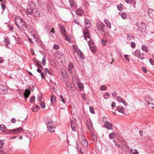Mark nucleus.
I'll return each mask as SVG.
<instances>
[{
  "label": "nucleus",
  "instance_id": "obj_59",
  "mask_svg": "<svg viewBox=\"0 0 154 154\" xmlns=\"http://www.w3.org/2000/svg\"><path fill=\"white\" fill-rule=\"evenodd\" d=\"M125 2L128 4H130L132 2V0H125Z\"/></svg>",
  "mask_w": 154,
  "mask_h": 154
},
{
  "label": "nucleus",
  "instance_id": "obj_8",
  "mask_svg": "<svg viewBox=\"0 0 154 154\" xmlns=\"http://www.w3.org/2000/svg\"><path fill=\"white\" fill-rule=\"evenodd\" d=\"M104 127L109 130H111L112 128V125L110 123L106 122L104 125Z\"/></svg>",
  "mask_w": 154,
  "mask_h": 154
},
{
  "label": "nucleus",
  "instance_id": "obj_31",
  "mask_svg": "<svg viewBox=\"0 0 154 154\" xmlns=\"http://www.w3.org/2000/svg\"><path fill=\"white\" fill-rule=\"evenodd\" d=\"M122 147H121V149L123 150L125 149V148H127L128 147L127 143H124L123 144H122Z\"/></svg>",
  "mask_w": 154,
  "mask_h": 154
},
{
  "label": "nucleus",
  "instance_id": "obj_24",
  "mask_svg": "<svg viewBox=\"0 0 154 154\" xmlns=\"http://www.w3.org/2000/svg\"><path fill=\"white\" fill-rule=\"evenodd\" d=\"M71 127L72 128V129L73 131H75L76 130L75 126L76 125V124L74 123L73 122L71 121Z\"/></svg>",
  "mask_w": 154,
  "mask_h": 154
},
{
  "label": "nucleus",
  "instance_id": "obj_39",
  "mask_svg": "<svg viewBox=\"0 0 154 154\" xmlns=\"http://www.w3.org/2000/svg\"><path fill=\"white\" fill-rule=\"evenodd\" d=\"M113 142L114 143L115 146H117L118 148H120L121 147L120 145L118 144L117 143V141L115 140H114L113 141Z\"/></svg>",
  "mask_w": 154,
  "mask_h": 154
},
{
  "label": "nucleus",
  "instance_id": "obj_52",
  "mask_svg": "<svg viewBox=\"0 0 154 154\" xmlns=\"http://www.w3.org/2000/svg\"><path fill=\"white\" fill-rule=\"evenodd\" d=\"M131 46L133 48H134L136 46V44L134 42H131Z\"/></svg>",
  "mask_w": 154,
  "mask_h": 154
},
{
  "label": "nucleus",
  "instance_id": "obj_22",
  "mask_svg": "<svg viewBox=\"0 0 154 154\" xmlns=\"http://www.w3.org/2000/svg\"><path fill=\"white\" fill-rule=\"evenodd\" d=\"M5 42H6V47L7 48H10L11 46H8V45L10 44V42L8 40L7 38H6V39H5Z\"/></svg>",
  "mask_w": 154,
  "mask_h": 154
},
{
  "label": "nucleus",
  "instance_id": "obj_63",
  "mask_svg": "<svg viewBox=\"0 0 154 154\" xmlns=\"http://www.w3.org/2000/svg\"><path fill=\"white\" fill-rule=\"evenodd\" d=\"M41 75L42 79H45V75L43 73H41Z\"/></svg>",
  "mask_w": 154,
  "mask_h": 154
},
{
  "label": "nucleus",
  "instance_id": "obj_50",
  "mask_svg": "<svg viewBox=\"0 0 154 154\" xmlns=\"http://www.w3.org/2000/svg\"><path fill=\"white\" fill-rule=\"evenodd\" d=\"M60 98L61 99V101L64 103H65V101L64 99L63 98V97L62 95H60Z\"/></svg>",
  "mask_w": 154,
  "mask_h": 154
},
{
  "label": "nucleus",
  "instance_id": "obj_32",
  "mask_svg": "<svg viewBox=\"0 0 154 154\" xmlns=\"http://www.w3.org/2000/svg\"><path fill=\"white\" fill-rule=\"evenodd\" d=\"M56 100V97L54 95H52L51 97V103L55 102Z\"/></svg>",
  "mask_w": 154,
  "mask_h": 154
},
{
  "label": "nucleus",
  "instance_id": "obj_19",
  "mask_svg": "<svg viewBox=\"0 0 154 154\" xmlns=\"http://www.w3.org/2000/svg\"><path fill=\"white\" fill-rule=\"evenodd\" d=\"M87 128L90 130L92 131L93 130L92 125L91 122H88L87 123Z\"/></svg>",
  "mask_w": 154,
  "mask_h": 154
},
{
  "label": "nucleus",
  "instance_id": "obj_11",
  "mask_svg": "<svg viewBox=\"0 0 154 154\" xmlns=\"http://www.w3.org/2000/svg\"><path fill=\"white\" fill-rule=\"evenodd\" d=\"M125 110V108L121 106H119L117 107V110L121 113L124 114Z\"/></svg>",
  "mask_w": 154,
  "mask_h": 154
},
{
  "label": "nucleus",
  "instance_id": "obj_2",
  "mask_svg": "<svg viewBox=\"0 0 154 154\" xmlns=\"http://www.w3.org/2000/svg\"><path fill=\"white\" fill-rule=\"evenodd\" d=\"M84 38L88 42L89 46H91L94 44V42L90 38L89 32L87 30H85L83 32Z\"/></svg>",
  "mask_w": 154,
  "mask_h": 154
},
{
  "label": "nucleus",
  "instance_id": "obj_7",
  "mask_svg": "<svg viewBox=\"0 0 154 154\" xmlns=\"http://www.w3.org/2000/svg\"><path fill=\"white\" fill-rule=\"evenodd\" d=\"M85 29H83V32L85 30H87L88 31V28L90 27L91 26V22L89 20H85Z\"/></svg>",
  "mask_w": 154,
  "mask_h": 154
},
{
  "label": "nucleus",
  "instance_id": "obj_35",
  "mask_svg": "<svg viewBox=\"0 0 154 154\" xmlns=\"http://www.w3.org/2000/svg\"><path fill=\"white\" fill-rule=\"evenodd\" d=\"M110 95L107 92L105 95H104V98L105 99H107L109 98Z\"/></svg>",
  "mask_w": 154,
  "mask_h": 154
},
{
  "label": "nucleus",
  "instance_id": "obj_1",
  "mask_svg": "<svg viewBox=\"0 0 154 154\" xmlns=\"http://www.w3.org/2000/svg\"><path fill=\"white\" fill-rule=\"evenodd\" d=\"M31 138L27 134L20 136V144L22 147L29 146L31 141Z\"/></svg>",
  "mask_w": 154,
  "mask_h": 154
},
{
  "label": "nucleus",
  "instance_id": "obj_23",
  "mask_svg": "<svg viewBox=\"0 0 154 154\" xmlns=\"http://www.w3.org/2000/svg\"><path fill=\"white\" fill-rule=\"evenodd\" d=\"M60 28L62 33L64 35H66V30L65 28L63 26H61Z\"/></svg>",
  "mask_w": 154,
  "mask_h": 154
},
{
  "label": "nucleus",
  "instance_id": "obj_12",
  "mask_svg": "<svg viewBox=\"0 0 154 154\" xmlns=\"http://www.w3.org/2000/svg\"><path fill=\"white\" fill-rule=\"evenodd\" d=\"M117 100L119 102L123 103L125 105H127L128 104L127 103L120 97H118Z\"/></svg>",
  "mask_w": 154,
  "mask_h": 154
},
{
  "label": "nucleus",
  "instance_id": "obj_20",
  "mask_svg": "<svg viewBox=\"0 0 154 154\" xmlns=\"http://www.w3.org/2000/svg\"><path fill=\"white\" fill-rule=\"evenodd\" d=\"M76 13L77 15H82L83 14L84 12L82 10L78 9L76 10Z\"/></svg>",
  "mask_w": 154,
  "mask_h": 154
},
{
  "label": "nucleus",
  "instance_id": "obj_61",
  "mask_svg": "<svg viewBox=\"0 0 154 154\" xmlns=\"http://www.w3.org/2000/svg\"><path fill=\"white\" fill-rule=\"evenodd\" d=\"M45 73H48L49 74H50V71H49V70L48 69H45Z\"/></svg>",
  "mask_w": 154,
  "mask_h": 154
},
{
  "label": "nucleus",
  "instance_id": "obj_44",
  "mask_svg": "<svg viewBox=\"0 0 154 154\" xmlns=\"http://www.w3.org/2000/svg\"><path fill=\"white\" fill-rule=\"evenodd\" d=\"M107 89V87L104 85H102L100 87V89L101 90H106Z\"/></svg>",
  "mask_w": 154,
  "mask_h": 154
},
{
  "label": "nucleus",
  "instance_id": "obj_28",
  "mask_svg": "<svg viewBox=\"0 0 154 154\" xmlns=\"http://www.w3.org/2000/svg\"><path fill=\"white\" fill-rule=\"evenodd\" d=\"M11 133L14 134H18L19 132V130L18 128L17 129H14L11 131Z\"/></svg>",
  "mask_w": 154,
  "mask_h": 154
},
{
  "label": "nucleus",
  "instance_id": "obj_37",
  "mask_svg": "<svg viewBox=\"0 0 154 154\" xmlns=\"http://www.w3.org/2000/svg\"><path fill=\"white\" fill-rule=\"evenodd\" d=\"M140 54V52L138 50H136L134 53V55L138 57Z\"/></svg>",
  "mask_w": 154,
  "mask_h": 154
},
{
  "label": "nucleus",
  "instance_id": "obj_55",
  "mask_svg": "<svg viewBox=\"0 0 154 154\" xmlns=\"http://www.w3.org/2000/svg\"><path fill=\"white\" fill-rule=\"evenodd\" d=\"M65 37H66V38H65L66 40L67 41H68L69 42H70L71 41L70 39L69 38V37H68L66 35H65Z\"/></svg>",
  "mask_w": 154,
  "mask_h": 154
},
{
  "label": "nucleus",
  "instance_id": "obj_6",
  "mask_svg": "<svg viewBox=\"0 0 154 154\" xmlns=\"http://www.w3.org/2000/svg\"><path fill=\"white\" fill-rule=\"evenodd\" d=\"M8 92V90L6 86L2 85H0V94H5Z\"/></svg>",
  "mask_w": 154,
  "mask_h": 154
},
{
  "label": "nucleus",
  "instance_id": "obj_10",
  "mask_svg": "<svg viewBox=\"0 0 154 154\" xmlns=\"http://www.w3.org/2000/svg\"><path fill=\"white\" fill-rule=\"evenodd\" d=\"M149 16L152 19H154V10L149 9L148 11Z\"/></svg>",
  "mask_w": 154,
  "mask_h": 154
},
{
  "label": "nucleus",
  "instance_id": "obj_56",
  "mask_svg": "<svg viewBox=\"0 0 154 154\" xmlns=\"http://www.w3.org/2000/svg\"><path fill=\"white\" fill-rule=\"evenodd\" d=\"M142 69L145 73H146L147 72V70L146 68L144 67H142Z\"/></svg>",
  "mask_w": 154,
  "mask_h": 154
},
{
  "label": "nucleus",
  "instance_id": "obj_54",
  "mask_svg": "<svg viewBox=\"0 0 154 154\" xmlns=\"http://www.w3.org/2000/svg\"><path fill=\"white\" fill-rule=\"evenodd\" d=\"M69 2L71 6H73L74 3L73 0H69Z\"/></svg>",
  "mask_w": 154,
  "mask_h": 154
},
{
  "label": "nucleus",
  "instance_id": "obj_64",
  "mask_svg": "<svg viewBox=\"0 0 154 154\" xmlns=\"http://www.w3.org/2000/svg\"><path fill=\"white\" fill-rule=\"evenodd\" d=\"M30 51L32 55H34L35 54L34 50L33 49H31Z\"/></svg>",
  "mask_w": 154,
  "mask_h": 154
},
{
  "label": "nucleus",
  "instance_id": "obj_25",
  "mask_svg": "<svg viewBox=\"0 0 154 154\" xmlns=\"http://www.w3.org/2000/svg\"><path fill=\"white\" fill-rule=\"evenodd\" d=\"M123 5L122 4H120L117 6L118 9L120 11H122L123 10Z\"/></svg>",
  "mask_w": 154,
  "mask_h": 154
},
{
  "label": "nucleus",
  "instance_id": "obj_15",
  "mask_svg": "<svg viewBox=\"0 0 154 154\" xmlns=\"http://www.w3.org/2000/svg\"><path fill=\"white\" fill-rule=\"evenodd\" d=\"M82 144L84 146L86 147L88 145L87 141L84 138H82L81 139Z\"/></svg>",
  "mask_w": 154,
  "mask_h": 154
},
{
  "label": "nucleus",
  "instance_id": "obj_5",
  "mask_svg": "<svg viewBox=\"0 0 154 154\" xmlns=\"http://www.w3.org/2000/svg\"><path fill=\"white\" fill-rule=\"evenodd\" d=\"M145 103L148 106L149 108H151L152 104H153V100L152 101V99L150 97L146 96L145 98Z\"/></svg>",
  "mask_w": 154,
  "mask_h": 154
},
{
  "label": "nucleus",
  "instance_id": "obj_16",
  "mask_svg": "<svg viewBox=\"0 0 154 154\" xmlns=\"http://www.w3.org/2000/svg\"><path fill=\"white\" fill-rule=\"evenodd\" d=\"M32 14L36 17H38L40 16V12L37 9H33Z\"/></svg>",
  "mask_w": 154,
  "mask_h": 154
},
{
  "label": "nucleus",
  "instance_id": "obj_60",
  "mask_svg": "<svg viewBox=\"0 0 154 154\" xmlns=\"http://www.w3.org/2000/svg\"><path fill=\"white\" fill-rule=\"evenodd\" d=\"M1 5L2 10H5L6 8L5 5L4 4H1Z\"/></svg>",
  "mask_w": 154,
  "mask_h": 154
},
{
  "label": "nucleus",
  "instance_id": "obj_18",
  "mask_svg": "<svg viewBox=\"0 0 154 154\" xmlns=\"http://www.w3.org/2000/svg\"><path fill=\"white\" fill-rule=\"evenodd\" d=\"M33 10L31 9L30 6H29L27 8V10L26 11V13L27 14H31L32 13Z\"/></svg>",
  "mask_w": 154,
  "mask_h": 154
},
{
  "label": "nucleus",
  "instance_id": "obj_13",
  "mask_svg": "<svg viewBox=\"0 0 154 154\" xmlns=\"http://www.w3.org/2000/svg\"><path fill=\"white\" fill-rule=\"evenodd\" d=\"M30 93L31 92L29 90L27 89L25 90V92L24 93V96L25 98L26 99L29 97Z\"/></svg>",
  "mask_w": 154,
  "mask_h": 154
},
{
  "label": "nucleus",
  "instance_id": "obj_9",
  "mask_svg": "<svg viewBox=\"0 0 154 154\" xmlns=\"http://www.w3.org/2000/svg\"><path fill=\"white\" fill-rule=\"evenodd\" d=\"M74 66L72 63H70L68 67V71L70 74H72V69H73Z\"/></svg>",
  "mask_w": 154,
  "mask_h": 154
},
{
  "label": "nucleus",
  "instance_id": "obj_57",
  "mask_svg": "<svg viewBox=\"0 0 154 154\" xmlns=\"http://www.w3.org/2000/svg\"><path fill=\"white\" fill-rule=\"evenodd\" d=\"M11 121L13 123H15L16 122V120L14 118H12Z\"/></svg>",
  "mask_w": 154,
  "mask_h": 154
},
{
  "label": "nucleus",
  "instance_id": "obj_48",
  "mask_svg": "<svg viewBox=\"0 0 154 154\" xmlns=\"http://www.w3.org/2000/svg\"><path fill=\"white\" fill-rule=\"evenodd\" d=\"M138 57L141 60H143L144 58V56L143 54H140Z\"/></svg>",
  "mask_w": 154,
  "mask_h": 154
},
{
  "label": "nucleus",
  "instance_id": "obj_47",
  "mask_svg": "<svg viewBox=\"0 0 154 154\" xmlns=\"http://www.w3.org/2000/svg\"><path fill=\"white\" fill-rule=\"evenodd\" d=\"M42 63L43 65L45 66L46 63V59L44 57L42 61Z\"/></svg>",
  "mask_w": 154,
  "mask_h": 154
},
{
  "label": "nucleus",
  "instance_id": "obj_51",
  "mask_svg": "<svg viewBox=\"0 0 154 154\" xmlns=\"http://www.w3.org/2000/svg\"><path fill=\"white\" fill-rule=\"evenodd\" d=\"M59 48V46L57 44L54 45L53 47L54 48L55 50H57Z\"/></svg>",
  "mask_w": 154,
  "mask_h": 154
},
{
  "label": "nucleus",
  "instance_id": "obj_49",
  "mask_svg": "<svg viewBox=\"0 0 154 154\" xmlns=\"http://www.w3.org/2000/svg\"><path fill=\"white\" fill-rule=\"evenodd\" d=\"M89 110L91 112L92 114L94 113V111L93 110V109L92 107L91 106L90 107Z\"/></svg>",
  "mask_w": 154,
  "mask_h": 154
},
{
  "label": "nucleus",
  "instance_id": "obj_40",
  "mask_svg": "<svg viewBox=\"0 0 154 154\" xmlns=\"http://www.w3.org/2000/svg\"><path fill=\"white\" fill-rule=\"evenodd\" d=\"M20 20L21 22L22 23V24L23 25V28L24 27H25V28H26V23H25V22L23 21V20L22 18H20Z\"/></svg>",
  "mask_w": 154,
  "mask_h": 154
},
{
  "label": "nucleus",
  "instance_id": "obj_14",
  "mask_svg": "<svg viewBox=\"0 0 154 154\" xmlns=\"http://www.w3.org/2000/svg\"><path fill=\"white\" fill-rule=\"evenodd\" d=\"M76 86L79 88L80 90H82L84 88V86L83 84L80 82H76Z\"/></svg>",
  "mask_w": 154,
  "mask_h": 154
},
{
  "label": "nucleus",
  "instance_id": "obj_42",
  "mask_svg": "<svg viewBox=\"0 0 154 154\" xmlns=\"http://www.w3.org/2000/svg\"><path fill=\"white\" fill-rule=\"evenodd\" d=\"M90 48L91 50L93 52H96L95 48L93 46H90Z\"/></svg>",
  "mask_w": 154,
  "mask_h": 154
},
{
  "label": "nucleus",
  "instance_id": "obj_4",
  "mask_svg": "<svg viewBox=\"0 0 154 154\" xmlns=\"http://www.w3.org/2000/svg\"><path fill=\"white\" fill-rule=\"evenodd\" d=\"M72 47L74 51L80 56L81 58L83 60L85 59V57L83 56V53L79 49H78V47L74 45H72Z\"/></svg>",
  "mask_w": 154,
  "mask_h": 154
},
{
  "label": "nucleus",
  "instance_id": "obj_36",
  "mask_svg": "<svg viewBox=\"0 0 154 154\" xmlns=\"http://www.w3.org/2000/svg\"><path fill=\"white\" fill-rule=\"evenodd\" d=\"M6 128L5 126L4 125H0V130L2 131H4Z\"/></svg>",
  "mask_w": 154,
  "mask_h": 154
},
{
  "label": "nucleus",
  "instance_id": "obj_21",
  "mask_svg": "<svg viewBox=\"0 0 154 154\" xmlns=\"http://www.w3.org/2000/svg\"><path fill=\"white\" fill-rule=\"evenodd\" d=\"M104 26V24L100 22H98L97 24V27L98 29H100L103 28Z\"/></svg>",
  "mask_w": 154,
  "mask_h": 154
},
{
  "label": "nucleus",
  "instance_id": "obj_58",
  "mask_svg": "<svg viewBox=\"0 0 154 154\" xmlns=\"http://www.w3.org/2000/svg\"><path fill=\"white\" fill-rule=\"evenodd\" d=\"M124 57L126 60L129 61L130 60L128 55H125L124 56Z\"/></svg>",
  "mask_w": 154,
  "mask_h": 154
},
{
  "label": "nucleus",
  "instance_id": "obj_43",
  "mask_svg": "<svg viewBox=\"0 0 154 154\" xmlns=\"http://www.w3.org/2000/svg\"><path fill=\"white\" fill-rule=\"evenodd\" d=\"M35 100V97L34 96H32L30 99V102L31 103H33Z\"/></svg>",
  "mask_w": 154,
  "mask_h": 154
},
{
  "label": "nucleus",
  "instance_id": "obj_17",
  "mask_svg": "<svg viewBox=\"0 0 154 154\" xmlns=\"http://www.w3.org/2000/svg\"><path fill=\"white\" fill-rule=\"evenodd\" d=\"M40 109V107L37 105H35L33 106L32 108V112H36L37 111Z\"/></svg>",
  "mask_w": 154,
  "mask_h": 154
},
{
  "label": "nucleus",
  "instance_id": "obj_46",
  "mask_svg": "<svg viewBox=\"0 0 154 154\" xmlns=\"http://www.w3.org/2000/svg\"><path fill=\"white\" fill-rule=\"evenodd\" d=\"M107 42L106 40H105L104 39H102L101 40V44L103 45H105L106 44V43Z\"/></svg>",
  "mask_w": 154,
  "mask_h": 154
},
{
  "label": "nucleus",
  "instance_id": "obj_38",
  "mask_svg": "<svg viewBox=\"0 0 154 154\" xmlns=\"http://www.w3.org/2000/svg\"><path fill=\"white\" fill-rule=\"evenodd\" d=\"M121 16L124 19H125L127 18L126 14L125 13H123L122 14Z\"/></svg>",
  "mask_w": 154,
  "mask_h": 154
},
{
  "label": "nucleus",
  "instance_id": "obj_53",
  "mask_svg": "<svg viewBox=\"0 0 154 154\" xmlns=\"http://www.w3.org/2000/svg\"><path fill=\"white\" fill-rule=\"evenodd\" d=\"M149 62L152 65H154V60L152 59H150L149 60Z\"/></svg>",
  "mask_w": 154,
  "mask_h": 154
},
{
  "label": "nucleus",
  "instance_id": "obj_45",
  "mask_svg": "<svg viewBox=\"0 0 154 154\" xmlns=\"http://www.w3.org/2000/svg\"><path fill=\"white\" fill-rule=\"evenodd\" d=\"M40 106L43 109L45 108V104L44 102H42L41 103Z\"/></svg>",
  "mask_w": 154,
  "mask_h": 154
},
{
  "label": "nucleus",
  "instance_id": "obj_33",
  "mask_svg": "<svg viewBox=\"0 0 154 154\" xmlns=\"http://www.w3.org/2000/svg\"><path fill=\"white\" fill-rule=\"evenodd\" d=\"M127 38L128 39L130 40L134 39V37L132 35H130V34H128L127 35Z\"/></svg>",
  "mask_w": 154,
  "mask_h": 154
},
{
  "label": "nucleus",
  "instance_id": "obj_34",
  "mask_svg": "<svg viewBox=\"0 0 154 154\" xmlns=\"http://www.w3.org/2000/svg\"><path fill=\"white\" fill-rule=\"evenodd\" d=\"M115 136V134L114 133L112 132L109 135V137L111 139H113L114 138Z\"/></svg>",
  "mask_w": 154,
  "mask_h": 154
},
{
  "label": "nucleus",
  "instance_id": "obj_62",
  "mask_svg": "<svg viewBox=\"0 0 154 154\" xmlns=\"http://www.w3.org/2000/svg\"><path fill=\"white\" fill-rule=\"evenodd\" d=\"M116 106V103L115 102H113L112 103L111 106L112 108H114Z\"/></svg>",
  "mask_w": 154,
  "mask_h": 154
},
{
  "label": "nucleus",
  "instance_id": "obj_29",
  "mask_svg": "<svg viewBox=\"0 0 154 154\" xmlns=\"http://www.w3.org/2000/svg\"><path fill=\"white\" fill-rule=\"evenodd\" d=\"M104 21L107 27L110 28L111 27V24L110 22L107 19L105 20Z\"/></svg>",
  "mask_w": 154,
  "mask_h": 154
},
{
  "label": "nucleus",
  "instance_id": "obj_3",
  "mask_svg": "<svg viewBox=\"0 0 154 154\" xmlns=\"http://www.w3.org/2000/svg\"><path fill=\"white\" fill-rule=\"evenodd\" d=\"M46 124L47 127L50 133H54L55 131V128L51 122L47 121Z\"/></svg>",
  "mask_w": 154,
  "mask_h": 154
},
{
  "label": "nucleus",
  "instance_id": "obj_30",
  "mask_svg": "<svg viewBox=\"0 0 154 154\" xmlns=\"http://www.w3.org/2000/svg\"><path fill=\"white\" fill-rule=\"evenodd\" d=\"M142 49L143 51L146 52H147L148 51L147 47L144 45L142 46Z\"/></svg>",
  "mask_w": 154,
  "mask_h": 154
},
{
  "label": "nucleus",
  "instance_id": "obj_27",
  "mask_svg": "<svg viewBox=\"0 0 154 154\" xmlns=\"http://www.w3.org/2000/svg\"><path fill=\"white\" fill-rule=\"evenodd\" d=\"M19 19L18 17H16L15 18V23L17 25V27H18V23H19Z\"/></svg>",
  "mask_w": 154,
  "mask_h": 154
},
{
  "label": "nucleus",
  "instance_id": "obj_26",
  "mask_svg": "<svg viewBox=\"0 0 154 154\" xmlns=\"http://www.w3.org/2000/svg\"><path fill=\"white\" fill-rule=\"evenodd\" d=\"M130 152L131 154H138L137 150L135 149H131Z\"/></svg>",
  "mask_w": 154,
  "mask_h": 154
},
{
  "label": "nucleus",
  "instance_id": "obj_41",
  "mask_svg": "<svg viewBox=\"0 0 154 154\" xmlns=\"http://www.w3.org/2000/svg\"><path fill=\"white\" fill-rule=\"evenodd\" d=\"M4 140H0V149H2L3 147V146L4 144V142H3Z\"/></svg>",
  "mask_w": 154,
  "mask_h": 154
}]
</instances>
